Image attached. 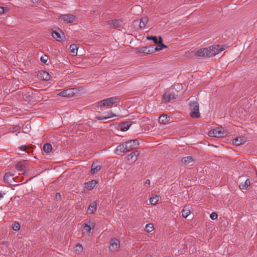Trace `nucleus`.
I'll return each mask as SVG.
<instances>
[{
  "instance_id": "1",
  "label": "nucleus",
  "mask_w": 257,
  "mask_h": 257,
  "mask_svg": "<svg viewBox=\"0 0 257 257\" xmlns=\"http://www.w3.org/2000/svg\"><path fill=\"white\" fill-rule=\"evenodd\" d=\"M133 150V146L131 145V142L127 141L118 145L115 149L114 152L117 155L122 156L125 153L131 152Z\"/></svg>"
},
{
  "instance_id": "2",
  "label": "nucleus",
  "mask_w": 257,
  "mask_h": 257,
  "mask_svg": "<svg viewBox=\"0 0 257 257\" xmlns=\"http://www.w3.org/2000/svg\"><path fill=\"white\" fill-rule=\"evenodd\" d=\"M191 112L190 115L192 118H199L200 117L199 112V105L197 101H192L189 104Z\"/></svg>"
},
{
  "instance_id": "3",
  "label": "nucleus",
  "mask_w": 257,
  "mask_h": 257,
  "mask_svg": "<svg viewBox=\"0 0 257 257\" xmlns=\"http://www.w3.org/2000/svg\"><path fill=\"white\" fill-rule=\"evenodd\" d=\"M119 100L120 98L117 96L109 97L98 102V105L100 107L110 106L113 105L115 103L119 102Z\"/></svg>"
},
{
  "instance_id": "4",
  "label": "nucleus",
  "mask_w": 257,
  "mask_h": 257,
  "mask_svg": "<svg viewBox=\"0 0 257 257\" xmlns=\"http://www.w3.org/2000/svg\"><path fill=\"white\" fill-rule=\"evenodd\" d=\"M207 49V57H211L218 54L223 50V48H221L219 45H212L208 47Z\"/></svg>"
},
{
  "instance_id": "5",
  "label": "nucleus",
  "mask_w": 257,
  "mask_h": 257,
  "mask_svg": "<svg viewBox=\"0 0 257 257\" xmlns=\"http://www.w3.org/2000/svg\"><path fill=\"white\" fill-rule=\"evenodd\" d=\"M178 96V92L177 93L169 90L167 91L163 95V98L166 102H169L171 100L175 99L177 98Z\"/></svg>"
},
{
  "instance_id": "6",
  "label": "nucleus",
  "mask_w": 257,
  "mask_h": 257,
  "mask_svg": "<svg viewBox=\"0 0 257 257\" xmlns=\"http://www.w3.org/2000/svg\"><path fill=\"white\" fill-rule=\"evenodd\" d=\"M224 130L222 127H216L213 130H211L209 132V136L210 137L221 138L224 136Z\"/></svg>"
},
{
  "instance_id": "7",
  "label": "nucleus",
  "mask_w": 257,
  "mask_h": 257,
  "mask_svg": "<svg viewBox=\"0 0 257 257\" xmlns=\"http://www.w3.org/2000/svg\"><path fill=\"white\" fill-rule=\"evenodd\" d=\"M120 247V241L115 238L111 240L109 246V250L112 252H116L118 250Z\"/></svg>"
},
{
  "instance_id": "8",
  "label": "nucleus",
  "mask_w": 257,
  "mask_h": 257,
  "mask_svg": "<svg viewBox=\"0 0 257 257\" xmlns=\"http://www.w3.org/2000/svg\"><path fill=\"white\" fill-rule=\"evenodd\" d=\"M59 19L64 22L72 23L76 21V17L72 14H68L60 16Z\"/></svg>"
},
{
  "instance_id": "9",
  "label": "nucleus",
  "mask_w": 257,
  "mask_h": 257,
  "mask_svg": "<svg viewBox=\"0 0 257 257\" xmlns=\"http://www.w3.org/2000/svg\"><path fill=\"white\" fill-rule=\"evenodd\" d=\"M52 36L54 39L59 42L63 41L65 39L64 34L60 30H59L58 31H53L52 32Z\"/></svg>"
},
{
  "instance_id": "10",
  "label": "nucleus",
  "mask_w": 257,
  "mask_h": 257,
  "mask_svg": "<svg viewBox=\"0 0 257 257\" xmlns=\"http://www.w3.org/2000/svg\"><path fill=\"white\" fill-rule=\"evenodd\" d=\"M138 53H142L145 54H151L155 52L154 46L150 45L148 47H142L138 49Z\"/></svg>"
},
{
  "instance_id": "11",
  "label": "nucleus",
  "mask_w": 257,
  "mask_h": 257,
  "mask_svg": "<svg viewBox=\"0 0 257 257\" xmlns=\"http://www.w3.org/2000/svg\"><path fill=\"white\" fill-rule=\"evenodd\" d=\"M58 95L62 97H72L75 95L74 89L73 88L67 89L60 92Z\"/></svg>"
},
{
  "instance_id": "12",
  "label": "nucleus",
  "mask_w": 257,
  "mask_h": 257,
  "mask_svg": "<svg viewBox=\"0 0 257 257\" xmlns=\"http://www.w3.org/2000/svg\"><path fill=\"white\" fill-rule=\"evenodd\" d=\"M16 169L19 171H23L22 174L25 175L28 173V170L26 169V163H23L22 162H18L15 166Z\"/></svg>"
},
{
  "instance_id": "13",
  "label": "nucleus",
  "mask_w": 257,
  "mask_h": 257,
  "mask_svg": "<svg viewBox=\"0 0 257 257\" xmlns=\"http://www.w3.org/2000/svg\"><path fill=\"white\" fill-rule=\"evenodd\" d=\"M207 49L206 47L201 48L194 53V55L196 57H207Z\"/></svg>"
},
{
  "instance_id": "14",
  "label": "nucleus",
  "mask_w": 257,
  "mask_h": 257,
  "mask_svg": "<svg viewBox=\"0 0 257 257\" xmlns=\"http://www.w3.org/2000/svg\"><path fill=\"white\" fill-rule=\"evenodd\" d=\"M148 22V19L147 17L142 18L141 19L134 21V23L136 24H139V27L141 29H143L146 26Z\"/></svg>"
},
{
  "instance_id": "15",
  "label": "nucleus",
  "mask_w": 257,
  "mask_h": 257,
  "mask_svg": "<svg viewBox=\"0 0 257 257\" xmlns=\"http://www.w3.org/2000/svg\"><path fill=\"white\" fill-rule=\"evenodd\" d=\"M97 210V203L95 201L91 203L87 209V213L90 214H94Z\"/></svg>"
},
{
  "instance_id": "16",
  "label": "nucleus",
  "mask_w": 257,
  "mask_h": 257,
  "mask_svg": "<svg viewBox=\"0 0 257 257\" xmlns=\"http://www.w3.org/2000/svg\"><path fill=\"white\" fill-rule=\"evenodd\" d=\"M245 142V138L244 137H237L233 140V144L236 146H239Z\"/></svg>"
},
{
  "instance_id": "17",
  "label": "nucleus",
  "mask_w": 257,
  "mask_h": 257,
  "mask_svg": "<svg viewBox=\"0 0 257 257\" xmlns=\"http://www.w3.org/2000/svg\"><path fill=\"white\" fill-rule=\"evenodd\" d=\"M94 226H95V223H90V224H88L86 223H84L83 225H82V227H83V231L84 232H86V233H87L88 234L90 233V231H91V226L93 228L94 227Z\"/></svg>"
},
{
  "instance_id": "18",
  "label": "nucleus",
  "mask_w": 257,
  "mask_h": 257,
  "mask_svg": "<svg viewBox=\"0 0 257 257\" xmlns=\"http://www.w3.org/2000/svg\"><path fill=\"white\" fill-rule=\"evenodd\" d=\"M140 155V152L138 151H135L132 152L128 156V160H131L135 163L137 160V157Z\"/></svg>"
},
{
  "instance_id": "19",
  "label": "nucleus",
  "mask_w": 257,
  "mask_h": 257,
  "mask_svg": "<svg viewBox=\"0 0 257 257\" xmlns=\"http://www.w3.org/2000/svg\"><path fill=\"white\" fill-rule=\"evenodd\" d=\"M77 50H78V47H77V45H76L75 44H71L70 46V47L69 49V54L72 56H76L77 54Z\"/></svg>"
},
{
  "instance_id": "20",
  "label": "nucleus",
  "mask_w": 257,
  "mask_h": 257,
  "mask_svg": "<svg viewBox=\"0 0 257 257\" xmlns=\"http://www.w3.org/2000/svg\"><path fill=\"white\" fill-rule=\"evenodd\" d=\"M101 169V166L97 164L96 163H93L91 166L90 173L92 175L97 173Z\"/></svg>"
},
{
  "instance_id": "21",
  "label": "nucleus",
  "mask_w": 257,
  "mask_h": 257,
  "mask_svg": "<svg viewBox=\"0 0 257 257\" xmlns=\"http://www.w3.org/2000/svg\"><path fill=\"white\" fill-rule=\"evenodd\" d=\"M159 40L158 43L159 44V45L156 47H154L155 52L160 51L162 50L163 48H167V46L163 44L162 38L161 37H159Z\"/></svg>"
},
{
  "instance_id": "22",
  "label": "nucleus",
  "mask_w": 257,
  "mask_h": 257,
  "mask_svg": "<svg viewBox=\"0 0 257 257\" xmlns=\"http://www.w3.org/2000/svg\"><path fill=\"white\" fill-rule=\"evenodd\" d=\"M170 120V117L167 114L161 115L158 119V121L160 123L166 124Z\"/></svg>"
},
{
  "instance_id": "23",
  "label": "nucleus",
  "mask_w": 257,
  "mask_h": 257,
  "mask_svg": "<svg viewBox=\"0 0 257 257\" xmlns=\"http://www.w3.org/2000/svg\"><path fill=\"white\" fill-rule=\"evenodd\" d=\"M132 123L131 121L123 122L120 123V128L122 131H126L128 130Z\"/></svg>"
},
{
  "instance_id": "24",
  "label": "nucleus",
  "mask_w": 257,
  "mask_h": 257,
  "mask_svg": "<svg viewBox=\"0 0 257 257\" xmlns=\"http://www.w3.org/2000/svg\"><path fill=\"white\" fill-rule=\"evenodd\" d=\"M97 182L96 180H93L86 183L85 187L88 190H92L96 185Z\"/></svg>"
},
{
  "instance_id": "25",
  "label": "nucleus",
  "mask_w": 257,
  "mask_h": 257,
  "mask_svg": "<svg viewBox=\"0 0 257 257\" xmlns=\"http://www.w3.org/2000/svg\"><path fill=\"white\" fill-rule=\"evenodd\" d=\"M193 161V159L191 156H187L183 158L181 162L185 165H187Z\"/></svg>"
},
{
  "instance_id": "26",
  "label": "nucleus",
  "mask_w": 257,
  "mask_h": 257,
  "mask_svg": "<svg viewBox=\"0 0 257 257\" xmlns=\"http://www.w3.org/2000/svg\"><path fill=\"white\" fill-rule=\"evenodd\" d=\"M250 182L249 179H246L244 183H241L239 185V188L241 189H246L250 185Z\"/></svg>"
},
{
  "instance_id": "27",
  "label": "nucleus",
  "mask_w": 257,
  "mask_h": 257,
  "mask_svg": "<svg viewBox=\"0 0 257 257\" xmlns=\"http://www.w3.org/2000/svg\"><path fill=\"white\" fill-rule=\"evenodd\" d=\"M40 77L43 80H49L50 78V76L48 72L46 71H42L40 73Z\"/></svg>"
},
{
  "instance_id": "28",
  "label": "nucleus",
  "mask_w": 257,
  "mask_h": 257,
  "mask_svg": "<svg viewBox=\"0 0 257 257\" xmlns=\"http://www.w3.org/2000/svg\"><path fill=\"white\" fill-rule=\"evenodd\" d=\"M154 229V225L152 223L147 224L145 228V230L147 232H151Z\"/></svg>"
},
{
  "instance_id": "29",
  "label": "nucleus",
  "mask_w": 257,
  "mask_h": 257,
  "mask_svg": "<svg viewBox=\"0 0 257 257\" xmlns=\"http://www.w3.org/2000/svg\"><path fill=\"white\" fill-rule=\"evenodd\" d=\"M52 145L49 143H46L44 144L43 146V150L46 153H49L52 151Z\"/></svg>"
},
{
  "instance_id": "30",
  "label": "nucleus",
  "mask_w": 257,
  "mask_h": 257,
  "mask_svg": "<svg viewBox=\"0 0 257 257\" xmlns=\"http://www.w3.org/2000/svg\"><path fill=\"white\" fill-rule=\"evenodd\" d=\"M150 203L152 205H156L159 201V197L156 195L155 196L152 197L150 199Z\"/></svg>"
},
{
  "instance_id": "31",
  "label": "nucleus",
  "mask_w": 257,
  "mask_h": 257,
  "mask_svg": "<svg viewBox=\"0 0 257 257\" xmlns=\"http://www.w3.org/2000/svg\"><path fill=\"white\" fill-rule=\"evenodd\" d=\"M14 176V174L12 173L11 172H7L5 174L4 177V180L6 182H9V178L11 177H13Z\"/></svg>"
},
{
  "instance_id": "32",
  "label": "nucleus",
  "mask_w": 257,
  "mask_h": 257,
  "mask_svg": "<svg viewBox=\"0 0 257 257\" xmlns=\"http://www.w3.org/2000/svg\"><path fill=\"white\" fill-rule=\"evenodd\" d=\"M182 213L183 217L186 218L190 214V211L188 208H184L182 211Z\"/></svg>"
},
{
  "instance_id": "33",
  "label": "nucleus",
  "mask_w": 257,
  "mask_h": 257,
  "mask_svg": "<svg viewBox=\"0 0 257 257\" xmlns=\"http://www.w3.org/2000/svg\"><path fill=\"white\" fill-rule=\"evenodd\" d=\"M147 39L149 40H152L154 41V42L156 44H157L159 42V41L158 40V38L156 36H148L147 37Z\"/></svg>"
},
{
  "instance_id": "34",
  "label": "nucleus",
  "mask_w": 257,
  "mask_h": 257,
  "mask_svg": "<svg viewBox=\"0 0 257 257\" xmlns=\"http://www.w3.org/2000/svg\"><path fill=\"white\" fill-rule=\"evenodd\" d=\"M115 116V115L114 114H112V115L111 114L110 115H107V116H96V118L98 120H103V119H106L110 118L111 116Z\"/></svg>"
},
{
  "instance_id": "35",
  "label": "nucleus",
  "mask_w": 257,
  "mask_h": 257,
  "mask_svg": "<svg viewBox=\"0 0 257 257\" xmlns=\"http://www.w3.org/2000/svg\"><path fill=\"white\" fill-rule=\"evenodd\" d=\"M12 228L15 231H18L20 228V224L18 222H15L12 225Z\"/></svg>"
},
{
  "instance_id": "36",
  "label": "nucleus",
  "mask_w": 257,
  "mask_h": 257,
  "mask_svg": "<svg viewBox=\"0 0 257 257\" xmlns=\"http://www.w3.org/2000/svg\"><path fill=\"white\" fill-rule=\"evenodd\" d=\"M112 24L114 26V27L117 28L120 26L121 21L119 20H115L112 21Z\"/></svg>"
},
{
  "instance_id": "37",
  "label": "nucleus",
  "mask_w": 257,
  "mask_h": 257,
  "mask_svg": "<svg viewBox=\"0 0 257 257\" xmlns=\"http://www.w3.org/2000/svg\"><path fill=\"white\" fill-rule=\"evenodd\" d=\"M129 142H131V145L133 146V149L135 147V146H138L139 145V142L137 139L128 141Z\"/></svg>"
},
{
  "instance_id": "38",
  "label": "nucleus",
  "mask_w": 257,
  "mask_h": 257,
  "mask_svg": "<svg viewBox=\"0 0 257 257\" xmlns=\"http://www.w3.org/2000/svg\"><path fill=\"white\" fill-rule=\"evenodd\" d=\"M48 59V56L46 55H44L41 56V61L43 63H46L47 62Z\"/></svg>"
},
{
  "instance_id": "39",
  "label": "nucleus",
  "mask_w": 257,
  "mask_h": 257,
  "mask_svg": "<svg viewBox=\"0 0 257 257\" xmlns=\"http://www.w3.org/2000/svg\"><path fill=\"white\" fill-rule=\"evenodd\" d=\"M217 214L215 212H213L210 215V218H211V219L212 220H215L217 219Z\"/></svg>"
},
{
  "instance_id": "40",
  "label": "nucleus",
  "mask_w": 257,
  "mask_h": 257,
  "mask_svg": "<svg viewBox=\"0 0 257 257\" xmlns=\"http://www.w3.org/2000/svg\"><path fill=\"white\" fill-rule=\"evenodd\" d=\"M20 128H21L20 126L17 125H15V126H13V127L11 128L10 130L12 132H16V131L20 130Z\"/></svg>"
},
{
  "instance_id": "41",
  "label": "nucleus",
  "mask_w": 257,
  "mask_h": 257,
  "mask_svg": "<svg viewBox=\"0 0 257 257\" xmlns=\"http://www.w3.org/2000/svg\"><path fill=\"white\" fill-rule=\"evenodd\" d=\"M6 11H8L6 8L0 7V15L4 14Z\"/></svg>"
},
{
  "instance_id": "42",
  "label": "nucleus",
  "mask_w": 257,
  "mask_h": 257,
  "mask_svg": "<svg viewBox=\"0 0 257 257\" xmlns=\"http://www.w3.org/2000/svg\"><path fill=\"white\" fill-rule=\"evenodd\" d=\"M150 180L149 179H147L144 183L145 186L147 188H149L150 185Z\"/></svg>"
},
{
  "instance_id": "43",
  "label": "nucleus",
  "mask_w": 257,
  "mask_h": 257,
  "mask_svg": "<svg viewBox=\"0 0 257 257\" xmlns=\"http://www.w3.org/2000/svg\"><path fill=\"white\" fill-rule=\"evenodd\" d=\"M55 197H56V199L57 200H61V195L59 193H57L56 194Z\"/></svg>"
},
{
  "instance_id": "44",
  "label": "nucleus",
  "mask_w": 257,
  "mask_h": 257,
  "mask_svg": "<svg viewBox=\"0 0 257 257\" xmlns=\"http://www.w3.org/2000/svg\"><path fill=\"white\" fill-rule=\"evenodd\" d=\"M27 147L26 146H22L21 147H20V149L22 150V151H25L27 149Z\"/></svg>"
},
{
  "instance_id": "45",
  "label": "nucleus",
  "mask_w": 257,
  "mask_h": 257,
  "mask_svg": "<svg viewBox=\"0 0 257 257\" xmlns=\"http://www.w3.org/2000/svg\"><path fill=\"white\" fill-rule=\"evenodd\" d=\"M76 247H78V249H79V248L82 249V248H83L82 245L80 244H78L76 245Z\"/></svg>"
},
{
  "instance_id": "46",
  "label": "nucleus",
  "mask_w": 257,
  "mask_h": 257,
  "mask_svg": "<svg viewBox=\"0 0 257 257\" xmlns=\"http://www.w3.org/2000/svg\"><path fill=\"white\" fill-rule=\"evenodd\" d=\"M76 247H78V249H79V248L82 249V248H83L82 245L80 244H78L76 245Z\"/></svg>"
},
{
  "instance_id": "47",
  "label": "nucleus",
  "mask_w": 257,
  "mask_h": 257,
  "mask_svg": "<svg viewBox=\"0 0 257 257\" xmlns=\"http://www.w3.org/2000/svg\"><path fill=\"white\" fill-rule=\"evenodd\" d=\"M3 197V194L0 193V199Z\"/></svg>"
},
{
  "instance_id": "48",
  "label": "nucleus",
  "mask_w": 257,
  "mask_h": 257,
  "mask_svg": "<svg viewBox=\"0 0 257 257\" xmlns=\"http://www.w3.org/2000/svg\"><path fill=\"white\" fill-rule=\"evenodd\" d=\"M146 257H152V256L151 255H150V254H147L146 255Z\"/></svg>"
}]
</instances>
